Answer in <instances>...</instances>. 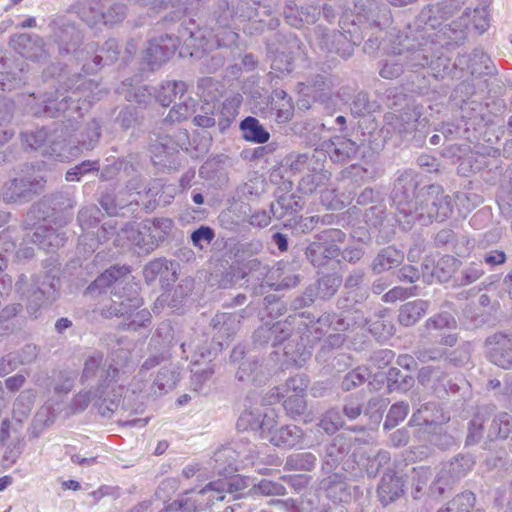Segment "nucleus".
Wrapping results in <instances>:
<instances>
[{"instance_id":"33","label":"nucleus","mask_w":512,"mask_h":512,"mask_svg":"<svg viewBox=\"0 0 512 512\" xmlns=\"http://www.w3.org/2000/svg\"><path fill=\"white\" fill-rule=\"evenodd\" d=\"M489 361L503 369L512 367V333L498 332L485 341Z\"/></svg>"},{"instance_id":"29","label":"nucleus","mask_w":512,"mask_h":512,"mask_svg":"<svg viewBox=\"0 0 512 512\" xmlns=\"http://www.w3.org/2000/svg\"><path fill=\"white\" fill-rule=\"evenodd\" d=\"M500 150L492 146L476 144L464 157H461V170L480 172L485 169H499Z\"/></svg>"},{"instance_id":"54","label":"nucleus","mask_w":512,"mask_h":512,"mask_svg":"<svg viewBox=\"0 0 512 512\" xmlns=\"http://www.w3.org/2000/svg\"><path fill=\"white\" fill-rule=\"evenodd\" d=\"M174 226L170 218L159 217L153 219H145L142 221V229L148 233L151 244L156 249L161 242H163L171 232Z\"/></svg>"},{"instance_id":"2","label":"nucleus","mask_w":512,"mask_h":512,"mask_svg":"<svg viewBox=\"0 0 512 512\" xmlns=\"http://www.w3.org/2000/svg\"><path fill=\"white\" fill-rule=\"evenodd\" d=\"M464 40V28L429 32L414 21L392 36L391 51L404 58L407 70L426 68L433 78L443 79L449 71L448 52Z\"/></svg>"},{"instance_id":"57","label":"nucleus","mask_w":512,"mask_h":512,"mask_svg":"<svg viewBox=\"0 0 512 512\" xmlns=\"http://www.w3.org/2000/svg\"><path fill=\"white\" fill-rule=\"evenodd\" d=\"M239 128L242 132V137L248 142L264 144L270 139V133L260 121L253 116H247L241 120Z\"/></svg>"},{"instance_id":"18","label":"nucleus","mask_w":512,"mask_h":512,"mask_svg":"<svg viewBox=\"0 0 512 512\" xmlns=\"http://www.w3.org/2000/svg\"><path fill=\"white\" fill-rule=\"evenodd\" d=\"M15 290L26 300V308L29 316L38 318L42 308L55 300V286L48 275L35 276L28 286L27 277L21 274L16 283Z\"/></svg>"},{"instance_id":"37","label":"nucleus","mask_w":512,"mask_h":512,"mask_svg":"<svg viewBox=\"0 0 512 512\" xmlns=\"http://www.w3.org/2000/svg\"><path fill=\"white\" fill-rule=\"evenodd\" d=\"M179 263L166 258H157L147 263L143 269V276L147 284L157 279L163 289H168L177 279Z\"/></svg>"},{"instance_id":"11","label":"nucleus","mask_w":512,"mask_h":512,"mask_svg":"<svg viewBox=\"0 0 512 512\" xmlns=\"http://www.w3.org/2000/svg\"><path fill=\"white\" fill-rule=\"evenodd\" d=\"M421 114L419 106L406 104L399 110L395 109L385 113L381 129H378L374 119L364 121L368 131L375 132V136L382 140V149L388 141H392L394 146H398L408 139L415 132Z\"/></svg>"},{"instance_id":"6","label":"nucleus","mask_w":512,"mask_h":512,"mask_svg":"<svg viewBox=\"0 0 512 512\" xmlns=\"http://www.w3.org/2000/svg\"><path fill=\"white\" fill-rule=\"evenodd\" d=\"M279 5L280 0H219L214 20L223 27H242L247 35H259L278 29L280 19L271 14Z\"/></svg>"},{"instance_id":"22","label":"nucleus","mask_w":512,"mask_h":512,"mask_svg":"<svg viewBox=\"0 0 512 512\" xmlns=\"http://www.w3.org/2000/svg\"><path fill=\"white\" fill-rule=\"evenodd\" d=\"M111 294V304L102 310L105 318L126 317L143 305L139 285L129 278Z\"/></svg>"},{"instance_id":"30","label":"nucleus","mask_w":512,"mask_h":512,"mask_svg":"<svg viewBox=\"0 0 512 512\" xmlns=\"http://www.w3.org/2000/svg\"><path fill=\"white\" fill-rule=\"evenodd\" d=\"M294 102L292 97L283 89L272 90L263 117L277 124H286L294 116Z\"/></svg>"},{"instance_id":"39","label":"nucleus","mask_w":512,"mask_h":512,"mask_svg":"<svg viewBox=\"0 0 512 512\" xmlns=\"http://www.w3.org/2000/svg\"><path fill=\"white\" fill-rule=\"evenodd\" d=\"M450 365L442 363L437 366L428 365L422 367L418 372V382L432 393L442 399L446 398L444 387L445 379L449 373Z\"/></svg>"},{"instance_id":"14","label":"nucleus","mask_w":512,"mask_h":512,"mask_svg":"<svg viewBox=\"0 0 512 512\" xmlns=\"http://www.w3.org/2000/svg\"><path fill=\"white\" fill-rule=\"evenodd\" d=\"M180 348L183 357L190 360L191 368V388L199 394H207L210 390L209 382L215 373V364L213 359L217 355V350L211 348L207 340H192L191 342H182Z\"/></svg>"},{"instance_id":"45","label":"nucleus","mask_w":512,"mask_h":512,"mask_svg":"<svg viewBox=\"0 0 512 512\" xmlns=\"http://www.w3.org/2000/svg\"><path fill=\"white\" fill-rule=\"evenodd\" d=\"M248 212H250L248 203L234 202L219 214L218 221L223 229L238 232L247 224Z\"/></svg>"},{"instance_id":"28","label":"nucleus","mask_w":512,"mask_h":512,"mask_svg":"<svg viewBox=\"0 0 512 512\" xmlns=\"http://www.w3.org/2000/svg\"><path fill=\"white\" fill-rule=\"evenodd\" d=\"M233 363H239L236 378L241 382H252L261 385L267 379L259 359L252 356H245V348L241 345L233 348L230 354Z\"/></svg>"},{"instance_id":"64","label":"nucleus","mask_w":512,"mask_h":512,"mask_svg":"<svg viewBox=\"0 0 512 512\" xmlns=\"http://www.w3.org/2000/svg\"><path fill=\"white\" fill-rule=\"evenodd\" d=\"M380 109L376 100L370 99L367 92L360 91L352 99L350 111L354 117H370Z\"/></svg>"},{"instance_id":"13","label":"nucleus","mask_w":512,"mask_h":512,"mask_svg":"<svg viewBox=\"0 0 512 512\" xmlns=\"http://www.w3.org/2000/svg\"><path fill=\"white\" fill-rule=\"evenodd\" d=\"M461 117L451 122L442 123L438 131L447 141L465 139L469 142L478 141L486 126L491 121L487 107L482 103H471L460 106Z\"/></svg>"},{"instance_id":"49","label":"nucleus","mask_w":512,"mask_h":512,"mask_svg":"<svg viewBox=\"0 0 512 512\" xmlns=\"http://www.w3.org/2000/svg\"><path fill=\"white\" fill-rule=\"evenodd\" d=\"M495 410L494 405L478 406L468 422L465 444L467 446L478 444L484 433V425L491 418Z\"/></svg>"},{"instance_id":"38","label":"nucleus","mask_w":512,"mask_h":512,"mask_svg":"<svg viewBox=\"0 0 512 512\" xmlns=\"http://www.w3.org/2000/svg\"><path fill=\"white\" fill-rule=\"evenodd\" d=\"M333 87V76L324 74H315L297 85L299 95L312 97L320 104H327L331 100Z\"/></svg>"},{"instance_id":"48","label":"nucleus","mask_w":512,"mask_h":512,"mask_svg":"<svg viewBox=\"0 0 512 512\" xmlns=\"http://www.w3.org/2000/svg\"><path fill=\"white\" fill-rule=\"evenodd\" d=\"M328 499L334 503H347L352 498L351 485L343 474L334 473L321 481Z\"/></svg>"},{"instance_id":"10","label":"nucleus","mask_w":512,"mask_h":512,"mask_svg":"<svg viewBox=\"0 0 512 512\" xmlns=\"http://www.w3.org/2000/svg\"><path fill=\"white\" fill-rule=\"evenodd\" d=\"M375 135V132L368 131L363 121L359 122L354 139L343 134L334 135L324 141L322 147L332 162L342 164L354 159L358 152L362 153V157H365L367 151L378 153L382 140Z\"/></svg>"},{"instance_id":"5","label":"nucleus","mask_w":512,"mask_h":512,"mask_svg":"<svg viewBox=\"0 0 512 512\" xmlns=\"http://www.w3.org/2000/svg\"><path fill=\"white\" fill-rule=\"evenodd\" d=\"M255 453V445L244 444L241 441L217 449L212 457V469L214 473L224 478L209 482L198 491V494L207 495V504L210 506L217 502L230 503L240 499L246 484L239 475H235V472L239 469L240 461L253 460Z\"/></svg>"},{"instance_id":"17","label":"nucleus","mask_w":512,"mask_h":512,"mask_svg":"<svg viewBox=\"0 0 512 512\" xmlns=\"http://www.w3.org/2000/svg\"><path fill=\"white\" fill-rule=\"evenodd\" d=\"M34 165L25 163L20 172L23 174L5 182L1 189V197L6 204H24L40 194L46 183L44 176L30 173Z\"/></svg>"},{"instance_id":"31","label":"nucleus","mask_w":512,"mask_h":512,"mask_svg":"<svg viewBox=\"0 0 512 512\" xmlns=\"http://www.w3.org/2000/svg\"><path fill=\"white\" fill-rule=\"evenodd\" d=\"M450 420V416L443 411L441 406L435 402H428L421 405L411 416L408 426L420 427L418 435L423 430L433 431L441 429V425L447 423Z\"/></svg>"},{"instance_id":"35","label":"nucleus","mask_w":512,"mask_h":512,"mask_svg":"<svg viewBox=\"0 0 512 512\" xmlns=\"http://www.w3.org/2000/svg\"><path fill=\"white\" fill-rule=\"evenodd\" d=\"M9 45L25 59L40 62L47 58L44 40L37 34H15L10 37Z\"/></svg>"},{"instance_id":"60","label":"nucleus","mask_w":512,"mask_h":512,"mask_svg":"<svg viewBox=\"0 0 512 512\" xmlns=\"http://www.w3.org/2000/svg\"><path fill=\"white\" fill-rule=\"evenodd\" d=\"M387 58L379 63V75L384 79H396L402 74H407L406 63L401 55L391 51V44L388 48Z\"/></svg>"},{"instance_id":"46","label":"nucleus","mask_w":512,"mask_h":512,"mask_svg":"<svg viewBox=\"0 0 512 512\" xmlns=\"http://www.w3.org/2000/svg\"><path fill=\"white\" fill-rule=\"evenodd\" d=\"M241 318H243V315L239 313L222 312L217 313L211 319L210 325L218 338L217 345L220 350L223 346L222 340L230 339L239 329Z\"/></svg>"},{"instance_id":"34","label":"nucleus","mask_w":512,"mask_h":512,"mask_svg":"<svg viewBox=\"0 0 512 512\" xmlns=\"http://www.w3.org/2000/svg\"><path fill=\"white\" fill-rule=\"evenodd\" d=\"M275 424L276 415L272 410L266 412L261 408H249L241 413L236 426L241 431L259 433L263 439V434H267L272 427H275Z\"/></svg>"},{"instance_id":"27","label":"nucleus","mask_w":512,"mask_h":512,"mask_svg":"<svg viewBox=\"0 0 512 512\" xmlns=\"http://www.w3.org/2000/svg\"><path fill=\"white\" fill-rule=\"evenodd\" d=\"M216 25L218 26V29L211 27V32H208L207 28L199 26V29L203 32L210 47L207 49H195V51H190V56L197 55L200 51L204 53L213 51L214 48L220 50L224 49V51H227V53L230 54L232 59H235L240 55V49L237 45L239 34L235 31L239 27H223L217 23Z\"/></svg>"},{"instance_id":"58","label":"nucleus","mask_w":512,"mask_h":512,"mask_svg":"<svg viewBox=\"0 0 512 512\" xmlns=\"http://www.w3.org/2000/svg\"><path fill=\"white\" fill-rule=\"evenodd\" d=\"M428 307L429 302L422 299L403 304L399 309V323L405 327L413 326L424 316Z\"/></svg>"},{"instance_id":"42","label":"nucleus","mask_w":512,"mask_h":512,"mask_svg":"<svg viewBox=\"0 0 512 512\" xmlns=\"http://www.w3.org/2000/svg\"><path fill=\"white\" fill-rule=\"evenodd\" d=\"M304 431L294 424L275 427L263 434V439L268 440L272 445L279 448H293L303 442Z\"/></svg>"},{"instance_id":"20","label":"nucleus","mask_w":512,"mask_h":512,"mask_svg":"<svg viewBox=\"0 0 512 512\" xmlns=\"http://www.w3.org/2000/svg\"><path fill=\"white\" fill-rule=\"evenodd\" d=\"M498 69L491 57L480 48H475L470 54H459L453 65H449L446 76L452 79H461L466 76L472 79L493 77Z\"/></svg>"},{"instance_id":"56","label":"nucleus","mask_w":512,"mask_h":512,"mask_svg":"<svg viewBox=\"0 0 512 512\" xmlns=\"http://www.w3.org/2000/svg\"><path fill=\"white\" fill-rule=\"evenodd\" d=\"M499 239V235L494 232H487L484 235V240L481 243L483 249L485 250L481 256L480 262L482 265H486L490 271L497 269L500 266H503L508 259L506 252L503 249H487V246L484 245V242H496Z\"/></svg>"},{"instance_id":"61","label":"nucleus","mask_w":512,"mask_h":512,"mask_svg":"<svg viewBox=\"0 0 512 512\" xmlns=\"http://www.w3.org/2000/svg\"><path fill=\"white\" fill-rule=\"evenodd\" d=\"M330 176L331 174L327 170L313 166L309 173L300 179L298 191L304 195H310L325 185L330 180Z\"/></svg>"},{"instance_id":"3","label":"nucleus","mask_w":512,"mask_h":512,"mask_svg":"<svg viewBox=\"0 0 512 512\" xmlns=\"http://www.w3.org/2000/svg\"><path fill=\"white\" fill-rule=\"evenodd\" d=\"M418 181L412 173L400 175L391 193L396 221L405 231L419 223L427 226L433 221L446 220L453 211V201L440 185L431 184L417 191Z\"/></svg>"},{"instance_id":"53","label":"nucleus","mask_w":512,"mask_h":512,"mask_svg":"<svg viewBox=\"0 0 512 512\" xmlns=\"http://www.w3.org/2000/svg\"><path fill=\"white\" fill-rule=\"evenodd\" d=\"M303 207L304 201L300 196L286 193L276 197V200L270 205V211L276 219L281 220L288 215L297 213Z\"/></svg>"},{"instance_id":"16","label":"nucleus","mask_w":512,"mask_h":512,"mask_svg":"<svg viewBox=\"0 0 512 512\" xmlns=\"http://www.w3.org/2000/svg\"><path fill=\"white\" fill-rule=\"evenodd\" d=\"M267 57L271 68L281 73H290L294 68V57L303 52V43L292 33L275 32L266 39Z\"/></svg>"},{"instance_id":"52","label":"nucleus","mask_w":512,"mask_h":512,"mask_svg":"<svg viewBox=\"0 0 512 512\" xmlns=\"http://www.w3.org/2000/svg\"><path fill=\"white\" fill-rule=\"evenodd\" d=\"M346 341V336L342 333H334L328 335L321 344L319 351L316 354V361L321 364L331 365L334 367L331 360L337 357L348 358L345 354H337Z\"/></svg>"},{"instance_id":"63","label":"nucleus","mask_w":512,"mask_h":512,"mask_svg":"<svg viewBox=\"0 0 512 512\" xmlns=\"http://www.w3.org/2000/svg\"><path fill=\"white\" fill-rule=\"evenodd\" d=\"M56 132H60V128H56L52 133H49L46 128L41 127L35 130L24 131L20 136L23 144L31 150H37L47 143L43 154L51 158V156L46 153V150L49 148L50 139L56 134Z\"/></svg>"},{"instance_id":"23","label":"nucleus","mask_w":512,"mask_h":512,"mask_svg":"<svg viewBox=\"0 0 512 512\" xmlns=\"http://www.w3.org/2000/svg\"><path fill=\"white\" fill-rule=\"evenodd\" d=\"M307 320L311 325L313 332L314 343L319 341L325 335L328 328L335 331H346L353 326H360L363 324L364 315L360 310H355L354 315L348 313H323L318 318L307 312Z\"/></svg>"},{"instance_id":"8","label":"nucleus","mask_w":512,"mask_h":512,"mask_svg":"<svg viewBox=\"0 0 512 512\" xmlns=\"http://www.w3.org/2000/svg\"><path fill=\"white\" fill-rule=\"evenodd\" d=\"M181 44L180 56H184L186 53L189 54L190 51H195V49L210 47L203 32L199 29V24L194 19L187 20L185 18L180 21L177 34L166 33L148 41L144 60L151 69H155V67L166 63Z\"/></svg>"},{"instance_id":"4","label":"nucleus","mask_w":512,"mask_h":512,"mask_svg":"<svg viewBox=\"0 0 512 512\" xmlns=\"http://www.w3.org/2000/svg\"><path fill=\"white\" fill-rule=\"evenodd\" d=\"M101 98L99 84L78 74L74 79H69L65 87L46 92L38 98L33 97L35 103L30 105L29 110L37 117H63L71 122L81 118Z\"/></svg>"},{"instance_id":"21","label":"nucleus","mask_w":512,"mask_h":512,"mask_svg":"<svg viewBox=\"0 0 512 512\" xmlns=\"http://www.w3.org/2000/svg\"><path fill=\"white\" fill-rule=\"evenodd\" d=\"M356 439L345 434H338L326 446L323 456L322 470L332 472L341 467L346 472H353L356 465V455L352 452L354 441Z\"/></svg>"},{"instance_id":"41","label":"nucleus","mask_w":512,"mask_h":512,"mask_svg":"<svg viewBox=\"0 0 512 512\" xmlns=\"http://www.w3.org/2000/svg\"><path fill=\"white\" fill-rule=\"evenodd\" d=\"M470 26L479 34L487 31L489 28V13L486 4L477 6L474 9L466 8L458 20L452 21L445 28H464L466 39Z\"/></svg>"},{"instance_id":"36","label":"nucleus","mask_w":512,"mask_h":512,"mask_svg":"<svg viewBox=\"0 0 512 512\" xmlns=\"http://www.w3.org/2000/svg\"><path fill=\"white\" fill-rule=\"evenodd\" d=\"M377 153H372L368 157H362V163H355L347 166L340 172L342 180L361 185L373 181L381 174V168L378 162Z\"/></svg>"},{"instance_id":"43","label":"nucleus","mask_w":512,"mask_h":512,"mask_svg":"<svg viewBox=\"0 0 512 512\" xmlns=\"http://www.w3.org/2000/svg\"><path fill=\"white\" fill-rule=\"evenodd\" d=\"M90 12L93 14L92 19H86L89 26L94 27L100 23L112 26L124 20L126 16V6L118 2L107 6L104 1H101L99 7H91Z\"/></svg>"},{"instance_id":"1","label":"nucleus","mask_w":512,"mask_h":512,"mask_svg":"<svg viewBox=\"0 0 512 512\" xmlns=\"http://www.w3.org/2000/svg\"><path fill=\"white\" fill-rule=\"evenodd\" d=\"M351 24L346 28L349 16L343 15L340 25L343 32L329 31L325 26L318 25L313 29L310 43L327 54H336L343 59L350 58L354 47L365 37L364 52L374 53L380 46V34L393 22L389 6L381 0H354V15Z\"/></svg>"},{"instance_id":"9","label":"nucleus","mask_w":512,"mask_h":512,"mask_svg":"<svg viewBox=\"0 0 512 512\" xmlns=\"http://www.w3.org/2000/svg\"><path fill=\"white\" fill-rule=\"evenodd\" d=\"M68 123L69 125H61L60 132H56L50 139L49 148L46 150L56 161H69L85 151L95 149L101 137V124L95 118L77 128H73L72 121Z\"/></svg>"},{"instance_id":"15","label":"nucleus","mask_w":512,"mask_h":512,"mask_svg":"<svg viewBox=\"0 0 512 512\" xmlns=\"http://www.w3.org/2000/svg\"><path fill=\"white\" fill-rule=\"evenodd\" d=\"M91 380H96L93 387L97 388V393L105 391L112 397L122 398L124 386L119 383V369L104 359L101 352L92 353L84 361L80 382L85 384Z\"/></svg>"},{"instance_id":"25","label":"nucleus","mask_w":512,"mask_h":512,"mask_svg":"<svg viewBox=\"0 0 512 512\" xmlns=\"http://www.w3.org/2000/svg\"><path fill=\"white\" fill-rule=\"evenodd\" d=\"M474 464V458L469 454H459L443 463L441 470L430 485L432 494L442 495L446 487L466 476Z\"/></svg>"},{"instance_id":"40","label":"nucleus","mask_w":512,"mask_h":512,"mask_svg":"<svg viewBox=\"0 0 512 512\" xmlns=\"http://www.w3.org/2000/svg\"><path fill=\"white\" fill-rule=\"evenodd\" d=\"M404 480L395 471L387 469L377 486V498L383 507L398 500L404 494Z\"/></svg>"},{"instance_id":"62","label":"nucleus","mask_w":512,"mask_h":512,"mask_svg":"<svg viewBox=\"0 0 512 512\" xmlns=\"http://www.w3.org/2000/svg\"><path fill=\"white\" fill-rule=\"evenodd\" d=\"M179 381V372L171 366L162 367L152 384V390L156 396H162L173 390Z\"/></svg>"},{"instance_id":"32","label":"nucleus","mask_w":512,"mask_h":512,"mask_svg":"<svg viewBox=\"0 0 512 512\" xmlns=\"http://www.w3.org/2000/svg\"><path fill=\"white\" fill-rule=\"evenodd\" d=\"M131 269L126 265H114L101 273L92 283L85 289L86 296L96 298L106 293L107 290L113 287L115 291L117 287L124 283V279L130 277Z\"/></svg>"},{"instance_id":"59","label":"nucleus","mask_w":512,"mask_h":512,"mask_svg":"<svg viewBox=\"0 0 512 512\" xmlns=\"http://www.w3.org/2000/svg\"><path fill=\"white\" fill-rule=\"evenodd\" d=\"M401 89L416 96H425L430 92V80L422 71H419V69L407 70Z\"/></svg>"},{"instance_id":"47","label":"nucleus","mask_w":512,"mask_h":512,"mask_svg":"<svg viewBox=\"0 0 512 512\" xmlns=\"http://www.w3.org/2000/svg\"><path fill=\"white\" fill-rule=\"evenodd\" d=\"M120 48L118 40L110 38L103 45L96 49V54L91 62L83 65V71L86 74L96 73L103 65L114 63L119 56Z\"/></svg>"},{"instance_id":"7","label":"nucleus","mask_w":512,"mask_h":512,"mask_svg":"<svg viewBox=\"0 0 512 512\" xmlns=\"http://www.w3.org/2000/svg\"><path fill=\"white\" fill-rule=\"evenodd\" d=\"M271 334L272 347L282 346L286 364L302 367L312 356L315 343L307 312L294 313L284 321L273 323Z\"/></svg>"},{"instance_id":"24","label":"nucleus","mask_w":512,"mask_h":512,"mask_svg":"<svg viewBox=\"0 0 512 512\" xmlns=\"http://www.w3.org/2000/svg\"><path fill=\"white\" fill-rule=\"evenodd\" d=\"M462 5L463 2L460 0H444L436 4H430L420 11L414 21L418 27H422L429 32L439 31L448 26L444 23L454 16Z\"/></svg>"},{"instance_id":"26","label":"nucleus","mask_w":512,"mask_h":512,"mask_svg":"<svg viewBox=\"0 0 512 512\" xmlns=\"http://www.w3.org/2000/svg\"><path fill=\"white\" fill-rule=\"evenodd\" d=\"M120 401V397H112L108 392L101 391V393H97V388L92 386L88 390H81L75 394L71 400L70 408L73 413H80L85 411L90 403H93L102 416H109L117 409Z\"/></svg>"},{"instance_id":"50","label":"nucleus","mask_w":512,"mask_h":512,"mask_svg":"<svg viewBox=\"0 0 512 512\" xmlns=\"http://www.w3.org/2000/svg\"><path fill=\"white\" fill-rule=\"evenodd\" d=\"M404 252L394 245L386 246L379 250L371 263L374 274H381L398 267L404 261Z\"/></svg>"},{"instance_id":"12","label":"nucleus","mask_w":512,"mask_h":512,"mask_svg":"<svg viewBox=\"0 0 512 512\" xmlns=\"http://www.w3.org/2000/svg\"><path fill=\"white\" fill-rule=\"evenodd\" d=\"M52 216L50 199L43 198L34 203L28 210L23 226L25 229H34L31 241L47 252H54L64 246L66 233L47 223Z\"/></svg>"},{"instance_id":"44","label":"nucleus","mask_w":512,"mask_h":512,"mask_svg":"<svg viewBox=\"0 0 512 512\" xmlns=\"http://www.w3.org/2000/svg\"><path fill=\"white\" fill-rule=\"evenodd\" d=\"M162 339L161 351L158 354L151 355L142 364L141 370H150L159 365L170 356V347L173 340V331L168 323H162L156 330L155 336L152 337L150 345L159 343L158 339Z\"/></svg>"},{"instance_id":"51","label":"nucleus","mask_w":512,"mask_h":512,"mask_svg":"<svg viewBox=\"0 0 512 512\" xmlns=\"http://www.w3.org/2000/svg\"><path fill=\"white\" fill-rule=\"evenodd\" d=\"M177 193V187L174 185H161L159 182H155L153 185L145 188V196L148 197V201L144 203V208L147 212L155 210L158 206L169 205Z\"/></svg>"},{"instance_id":"55","label":"nucleus","mask_w":512,"mask_h":512,"mask_svg":"<svg viewBox=\"0 0 512 512\" xmlns=\"http://www.w3.org/2000/svg\"><path fill=\"white\" fill-rule=\"evenodd\" d=\"M188 86L184 81L166 80L163 81L157 92L156 100L164 107H168L176 99H183Z\"/></svg>"},{"instance_id":"19","label":"nucleus","mask_w":512,"mask_h":512,"mask_svg":"<svg viewBox=\"0 0 512 512\" xmlns=\"http://www.w3.org/2000/svg\"><path fill=\"white\" fill-rule=\"evenodd\" d=\"M346 240V233L339 228H328L314 236L305 248V256L315 268L327 266L331 260L340 256L339 244Z\"/></svg>"}]
</instances>
